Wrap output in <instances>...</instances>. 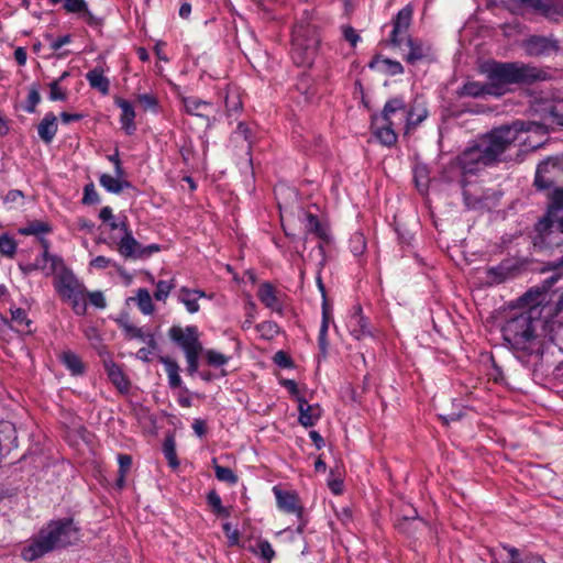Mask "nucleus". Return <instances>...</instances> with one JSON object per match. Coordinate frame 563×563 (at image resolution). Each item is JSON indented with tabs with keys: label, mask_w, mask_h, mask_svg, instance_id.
<instances>
[{
	"label": "nucleus",
	"mask_w": 563,
	"mask_h": 563,
	"mask_svg": "<svg viewBox=\"0 0 563 563\" xmlns=\"http://www.w3.org/2000/svg\"><path fill=\"white\" fill-rule=\"evenodd\" d=\"M501 333L516 357L526 362L543 354L548 341L547 320L536 309L516 310L506 319Z\"/></svg>",
	"instance_id": "f257e3e1"
},
{
	"label": "nucleus",
	"mask_w": 563,
	"mask_h": 563,
	"mask_svg": "<svg viewBox=\"0 0 563 563\" xmlns=\"http://www.w3.org/2000/svg\"><path fill=\"white\" fill-rule=\"evenodd\" d=\"M545 129L542 124L536 122L516 121L510 125H503L492 130L489 133L481 136V143L486 157L493 164L501 159L503 154L512 145L520 144L529 148H537L541 142H532L531 136L545 135Z\"/></svg>",
	"instance_id": "f03ea898"
},
{
	"label": "nucleus",
	"mask_w": 563,
	"mask_h": 563,
	"mask_svg": "<svg viewBox=\"0 0 563 563\" xmlns=\"http://www.w3.org/2000/svg\"><path fill=\"white\" fill-rule=\"evenodd\" d=\"M79 539L73 520L51 521L43 527L21 550L25 561H34L58 549L70 545Z\"/></svg>",
	"instance_id": "7ed1b4c3"
},
{
	"label": "nucleus",
	"mask_w": 563,
	"mask_h": 563,
	"mask_svg": "<svg viewBox=\"0 0 563 563\" xmlns=\"http://www.w3.org/2000/svg\"><path fill=\"white\" fill-rule=\"evenodd\" d=\"M408 109L400 98H393L388 100L380 114H375L372 118V130L378 141L386 145L391 146L397 141L396 129L399 126H407Z\"/></svg>",
	"instance_id": "20e7f679"
},
{
	"label": "nucleus",
	"mask_w": 563,
	"mask_h": 563,
	"mask_svg": "<svg viewBox=\"0 0 563 563\" xmlns=\"http://www.w3.org/2000/svg\"><path fill=\"white\" fill-rule=\"evenodd\" d=\"M536 245L554 247L563 244V190L551 195L548 212L537 227Z\"/></svg>",
	"instance_id": "39448f33"
},
{
	"label": "nucleus",
	"mask_w": 563,
	"mask_h": 563,
	"mask_svg": "<svg viewBox=\"0 0 563 563\" xmlns=\"http://www.w3.org/2000/svg\"><path fill=\"white\" fill-rule=\"evenodd\" d=\"M55 289L63 301L68 302L74 312L84 316L87 311V291L84 284L64 265L55 274Z\"/></svg>",
	"instance_id": "423d86ee"
},
{
	"label": "nucleus",
	"mask_w": 563,
	"mask_h": 563,
	"mask_svg": "<svg viewBox=\"0 0 563 563\" xmlns=\"http://www.w3.org/2000/svg\"><path fill=\"white\" fill-rule=\"evenodd\" d=\"M320 38L316 25L300 22L292 32L294 62L299 66L312 65L319 48Z\"/></svg>",
	"instance_id": "0eeeda50"
},
{
	"label": "nucleus",
	"mask_w": 563,
	"mask_h": 563,
	"mask_svg": "<svg viewBox=\"0 0 563 563\" xmlns=\"http://www.w3.org/2000/svg\"><path fill=\"white\" fill-rule=\"evenodd\" d=\"M490 85L499 90L498 96L506 92L509 84L530 82L538 78L534 68L518 64H495L488 73Z\"/></svg>",
	"instance_id": "6e6552de"
},
{
	"label": "nucleus",
	"mask_w": 563,
	"mask_h": 563,
	"mask_svg": "<svg viewBox=\"0 0 563 563\" xmlns=\"http://www.w3.org/2000/svg\"><path fill=\"white\" fill-rule=\"evenodd\" d=\"M169 338L177 343L185 352L187 360V371L190 375L198 371V358L202 352V345L199 341L198 329L195 325L185 328L174 325L168 331Z\"/></svg>",
	"instance_id": "1a4fd4ad"
},
{
	"label": "nucleus",
	"mask_w": 563,
	"mask_h": 563,
	"mask_svg": "<svg viewBox=\"0 0 563 563\" xmlns=\"http://www.w3.org/2000/svg\"><path fill=\"white\" fill-rule=\"evenodd\" d=\"M534 185L539 189L563 190V156L548 158L538 165Z\"/></svg>",
	"instance_id": "9d476101"
},
{
	"label": "nucleus",
	"mask_w": 563,
	"mask_h": 563,
	"mask_svg": "<svg viewBox=\"0 0 563 563\" xmlns=\"http://www.w3.org/2000/svg\"><path fill=\"white\" fill-rule=\"evenodd\" d=\"M556 282V278L551 277L544 280L542 286H536L530 288L527 292H525L520 298V309L519 310H537L539 316H542V311L547 308L551 311L549 307V302L552 301V296L550 295V288Z\"/></svg>",
	"instance_id": "9b49d317"
},
{
	"label": "nucleus",
	"mask_w": 563,
	"mask_h": 563,
	"mask_svg": "<svg viewBox=\"0 0 563 563\" xmlns=\"http://www.w3.org/2000/svg\"><path fill=\"white\" fill-rule=\"evenodd\" d=\"M459 164L464 174H473L492 163L477 140L459 156Z\"/></svg>",
	"instance_id": "f8f14e48"
},
{
	"label": "nucleus",
	"mask_w": 563,
	"mask_h": 563,
	"mask_svg": "<svg viewBox=\"0 0 563 563\" xmlns=\"http://www.w3.org/2000/svg\"><path fill=\"white\" fill-rule=\"evenodd\" d=\"M346 328L350 334L356 340H363L373 334L372 327L363 314L362 307L358 305L351 309L346 319Z\"/></svg>",
	"instance_id": "ddd939ff"
},
{
	"label": "nucleus",
	"mask_w": 563,
	"mask_h": 563,
	"mask_svg": "<svg viewBox=\"0 0 563 563\" xmlns=\"http://www.w3.org/2000/svg\"><path fill=\"white\" fill-rule=\"evenodd\" d=\"M412 19V9L407 5L402 8L394 20V27L391 31L390 42L395 46H401L406 37H409L407 31L410 26Z\"/></svg>",
	"instance_id": "4468645a"
},
{
	"label": "nucleus",
	"mask_w": 563,
	"mask_h": 563,
	"mask_svg": "<svg viewBox=\"0 0 563 563\" xmlns=\"http://www.w3.org/2000/svg\"><path fill=\"white\" fill-rule=\"evenodd\" d=\"M402 44L408 48L405 59L409 64H416L421 60L432 58V47L428 43L418 38L406 37Z\"/></svg>",
	"instance_id": "2eb2a0df"
},
{
	"label": "nucleus",
	"mask_w": 563,
	"mask_h": 563,
	"mask_svg": "<svg viewBox=\"0 0 563 563\" xmlns=\"http://www.w3.org/2000/svg\"><path fill=\"white\" fill-rule=\"evenodd\" d=\"M522 47L528 55L540 56L555 52L558 44L550 37L533 35L523 42Z\"/></svg>",
	"instance_id": "dca6fc26"
},
{
	"label": "nucleus",
	"mask_w": 563,
	"mask_h": 563,
	"mask_svg": "<svg viewBox=\"0 0 563 563\" xmlns=\"http://www.w3.org/2000/svg\"><path fill=\"white\" fill-rule=\"evenodd\" d=\"M117 251L124 258L137 260L145 255L144 246L133 236L131 229L118 242Z\"/></svg>",
	"instance_id": "f3484780"
},
{
	"label": "nucleus",
	"mask_w": 563,
	"mask_h": 563,
	"mask_svg": "<svg viewBox=\"0 0 563 563\" xmlns=\"http://www.w3.org/2000/svg\"><path fill=\"white\" fill-rule=\"evenodd\" d=\"M276 497L277 506L280 510L287 514H294L298 517L301 516L302 507L299 504L298 496L294 493L282 490L277 486L273 488Z\"/></svg>",
	"instance_id": "a211bd4d"
},
{
	"label": "nucleus",
	"mask_w": 563,
	"mask_h": 563,
	"mask_svg": "<svg viewBox=\"0 0 563 563\" xmlns=\"http://www.w3.org/2000/svg\"><path fill=\"white\" fill-rule=\"evenodd\" d=\"M41 242L43 244L44 252L41 257L35 260L34 268L44 271L46 275L56 274L64 265L63 260L56 255L49 254L47 240L42 239Z\"/></svg>",
	"instance_id": "6ab92c4d"
},
{
	"label": "nucleus",
	"mask_w": 563,
	"mask_h": 563,
	"mask_svg": "<svg viewBox=\"0 0 563 563\" xmlns=\"http://www.w3.org/2000/svg\"><path fill=\"white\" fill-rule=\"evenodd\" d=\"M298 421L305 428L313 427L321 418L322 410L319 405H309L303 398H298Z\"/></svg>",
	"instance_id": "aec40b11"
},
{
	"label": "nucleus",
	"mask_w": 563,
	"mask_h": 563,
	"mask_svg": "<svg viewBox=\"0 0 563 563\" xmlns=\"http://www.w3.org/2000/svg\"><path fill=\"white\" fill-rule=\"evenodd\" d=\"M177 300L183 303L189 313H197L200 309L198 300L206 298L207 294L199 289H190L188 287H180L177 291Z\"/></svg>",
	"instance_id": "412c9836"
},
{
	"label": "nucleus",
	"mask_w": 563,
	"mask_h": 563,
	"mask_svg": "<svg viewBox=\"0 0 563 563\" xmlns=\"http://www.w3.org/2000/svg\"><path fill=\"white\" fill-rule=\"evenodd\" d=\"M103 365L111 383L122 393L128 391L130 383L124 373L111 358L103 357Z\"/></svg>",
	"instance_id": "4be33fe9"
},
{
	"label": "nucleus",
	"mask_w": 563,
	"mask_h": 563,
	"mask_svg": "<svg viewBox=\"0 0 563 563\" xmlns=\"http://www.w3.org/2000/svg\"><path fill=\"white\" fill-rule=\"evenodd\" d=\"M183 104L188 114L201 118H209V114L214 110L211 102L201 100L197 97H184Z\"/></svg>",
	"instance_id": "5701e85b"
},
{
	"label": "nucleus",
	"mask_w": 563,
	"mask_h": 563,
	"mask_svg": "<svg viewBox=\"0 0 563 563\" xmlns=\"http://www.w3.org/2000/svg\"><path fill=\"white\" fill-rule=\"evenodd\" d=\"M499 90L490 85V81L486 85H482L476 81H468L463 85L460 89L459 95L465 97L479 98L485 95L498 96Z\"/></svg>",
	"instance_id": "b1692460"
},
{
	"label": "nucleus",
	"mask_w": 563,
	"mask_h": 563,
	"mask_svg": "<svg viewBox=\"0 0 563 563\" xmlns=\"http://www.w3.org/2000/svg\"><path fill=\"white\" fill-rule=\"evenodd\" d=\"M115 104L121 109L122 113L120 117V122L122 124V129L125 131L126 134L131 135L136 130L134 119H135V111L132 107V104L122 99L118 98L115 100Z\"/></svg>",
	"instance_id": "393cba45"
},
{
	"label": "nucleus",
	"mask_w": 563,
	"mask_h": 563,
	"mask_svg": "<svg viewBox=\"0 0 563 563\" xmlns=\"http://www.w3.org/2000/svg\"><path fill=\"white\" fill-rule=\"evenodd\" d=\"M40 139L46 144L51 143L57 133V118L54 113L48 112L37 126Z\"/></svg>",
	"instance_id": "a878e982"
},
{
	"label": "nucleus",
	"mask_w": 563,
	"mask_h": 563,
	"mask_svg": "<svg viewBox=\"0 0 563 563\" xmlns=\"http://www.w3.org/2000/svg\"><path fill=\"white\" fill-rule=\"evenodd\" d=\"M522 3L541 11L548 19L556 20L563 16V5H558L554 0L545 3L542 0H521Z\"/></svg>",
	"instance_id": "bb28decb"
},
{
	"label": "nucleus",
	"mask_w": 563,
	"mask_h": 563,
	"mask_svg": "<svg viewBox=\"0 0 563 563\" xmlns=\"http://www.w3.org/2000/svg\"><path fill=\"white\" fill-rule=\"evenodd\" d=\"M120 328L123 330L125 336L129 340L139 339L143 342L150 343L152 347H155V341L151 333L146 332L143 328H139L129 320H119Z\"/></svg>",
	"instance_id": "cd10ccee"
},
{
	"label": "nucleus",
	"mask_w": 563,
	"mask_h": 563,
	"mask_svg": "<svg viewBox=\"0 0 563 563\" xmlns=\"http://www.w3.org/2000/svg\"><path fill=\"white\" fill-rule=\"evenodd\" d=\"M258 299L273 311L280 312L282 303L276 290L271 284H262L257 291Z\"/></svg>",
	"instance_id": "c85d7f7f"
},
{
	"label": "nucleus",
	"mask_w": 563,
	"mask_h": 563,
	"mask_svg": "<svg viewBox=\"0 0 563 563\" xmlns=\"http://www.w3.org/2000/svg\"><path fill=\"white\" fill-rule=\"evenodd\" d=\"M303 224L307 233L313 234L314 236L324 241L329 239L327 228L319 221L316 216L311 213H305Z\"/></svg>",
	"instance_id": "c756f323"
},
{
	"label": "nucleus",
	"mask_w": 563,
	"mask_h": 563,
	"mask_svg": "<svg viewBox=\"0 0 563 563\" xmlns=\"http://www.w3.org/2000/svg\"><path fill=\"white\" fill-rule=\"evenodd\" d=\"M86 78L91 88L99 90L101 93L109 92V79L103 75L101 68H93L87 73Z\"/></svg>",
	"instance_id": "7c9ffc66"
},
{
	"label": "nucleus",
	"mask_w": 563,
	"mask_h": 563,
	"mask_svg": "<svg viewBox=\"0 0 563 563\" xmlns=\"http://www.w3.org/2000/svg\"><path fill=\"white\" fill-rule=\"evenodd\" d=\"M59 360L73 375H81L85 371L80 357L69 350L63 351L59 354Z\"/></svg>",
	"instance_id": "2f4dec72"
},
{
	"label": "nucleus",
	"mask_w": 563,
	"mask_h": 563,
	"mask_svg": "<svg viewBox=\"0 0 563 563\" xmlns=\"http://www.w3.org/2000/svg\"><path fill=\"white\" fill-rule=\"evenodd\" d=\"M331 320H332L331 310L328 306L327 300H324L322 302V321H321L319 338H318L319 347L323 353L327 352V347H328L327 334H328L329 323Z\"/></svg>",
	"instance_id": "473e14b6"
},
{
	"label": "nucleus",
	"mask_w": 563,
	"mask_h": 563,
	"mask_svg": "<svg viewBox=\"0 0 563 563\" xmlns=\"http://www.w3.org/2000/svg\"><path fill=\"white\" fill-rule=\"evenodd\" d=\"M100 185L111 194H120L123 188L129 187L130 184L119 177L109 174H102L99 178Z\"/></svg>",
	"instance_id": "72a5a7b5"
},
{
	"label": "nucleus",
	"mask_w": 563,
	"mask_h": 563,
	"mask_svg": "<svg viewBox=\"0 0 563 563\" xmlns=\"http://www.w3.org/2000/svg\"><path fill=\"white\" fill-rule=\"evenodd\" d=\"M161 362L164 364L170 387H179L181 384V378L179 376V366L176 361L169 357H162Z\"/></svg>",
	"instance_id": "f704fd0d"
},
{
	"label": "nucleus",
	"mask_w": 563,
	"mask_h": 563,
	"mask_svg": "<svg viewBox=\"0 0 563 563\" xmlns=\"http://www.w3.org/2000/svg\"><path fill=\"white\" fill-rule=\"evenodd\" d=\"M511 273V269L506 265L490 267L487 269V283L490 285L500 284L508 279Z\"/></svg>",
	"instance_id": "c9c22d12"
},
{
	"label": "nucleus",
	"mask_w": 563,
	"mask_h": 563,
	"mask_svg": "<svg viewBox=\"0 0 563 563\" xmlns=\"http://www.w3.org/2000/svg\"><path fill=\"white\" fill-rule=\"evenodd\" d=\"M249 551L253 554L260 555L262 559L267 561L268 563L274 559L275 551L272 544L267 540L260 539L256 541L255 545H251Z\"/></svg>",
	"instance_id": "e433bc0d"
},
{
	"label": "nucleus",
	"mask_w": 563,
	"mask_h": 563,
	"mask_svg": "<svg viewBox=\"0 0 563 563\" xmlns=\"http://www.w3.org/2000/svg\"><path fill=\"white\" fill-rule=\"evenodd\" d=\"M52 231L51 225L47 222L35 220L29 222L25 227L20 229V233L23 235H42Z\"/></svg>",
	"instance_id": "4c0bfd02"
},
{
	"label": "nucleus",
	"mask_w": 563,
	"mask_h": 563,
	"mask_svg": "<svg viewBox=\"0 0 563 563\" xmlns=\"http://www.w3.org/2000/svg\"><path fill=\"white\" fill-rule=\"evenodd\" d=\"M135 300H136L137 307L142 313L152 314L154 312L153 300H152L151 294L147 289L140 288L136 291Z\"/></svg>",
	"instance_id": "58836bf2"
},
{
	"label": "nucleus",
	"mask_w": 563,
	"mask_h": 563,
	"mask_svg": "<svg viewBox=\"0 0 563 563\" xmlns=\"http://www.w3.org/2000/svg\"><path fill=\"white\" fill-rule=\"evenodd\" d=\"M382 65V67L391 76L399 75L404 73L402 65L397 60H391L388 58H379L377 57L375 60L371 63V67H375L376 65Z\"/></svg>",
	"instance_id": "ea45409f"
},
{
	"label": "nucleus",
	"mask_w": 563,
	"mask_h": 563,
	"mask_svg": "<svg viewBox=\"0 0 563 563\" xmlns=\"http://www.w3.org/2000/svg\"><path fill=\"white\" fill-rule=\"evenodd\" d=\"M224 102L229 115L239 112L242 108V100L236 90H228Z\"/></svg>",
	"instance_id": "a19ab883"
},
{
	"label": "nucleus",
	"mask_w": 563,
	"mask_h": 563,
	"mask_svg": "<svg viewBox=\"0 0 563 563\" xmlns=\"http://www.w3.org/2000/svg\"><path fill=\"white\" fill-rule=\"evenodd\" d=\"M175 286L176 284L174 278L169 280H158L156 283L154 298L158 301H165Z\"/></svg>",
	"instance_id": "79ce46f5"
},
{
	"label": "nucleus",
	"mask_w": 563,
	"mask_h": 563,
	"mask_svg": "<svg viewBox=\"0 0 563 563\" xmlns=\"http://www.w3.org/2000/svg\"><path fill=\"white\" fill-rule=\"evenodd\" d=\"M118 463H119V477L117 479V486L119 488H122L124 485V482H125V475L131 468L132 459L130 455L120 454L118 456Z\"/></svg>",
	"instance_id": "37998d69"
},
{
	"label": "nucleus",
	"mask_w": 563,
	"mask_h": 563,
	"mask_svg": "<svg viewBox=\"0 0 563 563\" xmlns=\"http://www.w3.org/2000/svg\"><path fill=\"white\" fill-rule=\"evenodd\" d=\"M551 123L563 126V99L552 101L547 108Z\"/></svg>",
	"instance_id": "c03bdc74"
},
{
	"label": "nucleus",
	"mask_w": 563,
	"mask_h": 563,
	"mask_svg": "<svg viewBox=\"0 0 563 563\" xmlns=\"http://www.w3.org/2000/svg\"><path fill=\"white\" fill-rule=\"evenodd\" d=\"M213 464L216 477L219 481L228 483L230 485H234L238 483V476L233 473L231 468L218 465L216 463V460H213Z\"/></svg>",
	"instance_id": "a18cd8bd"
},
{
	"label": "nucleus",
	"mask_w": 563,
	"mask_h": 563,
	"mask_svg": "<svg viewBox=\"0 0 563 563\" xmlns=\"http://www.w3.org/2000/svg\"><path fill=\"white\" fill-rule=\"evenodd\" d=\"M508 553L509 563H545L540 556L532 554L521 558L519 551L515 548L508 549Z\"/></svg>",
	"instance_id": "49530a36"
},
{
	"label": "nucleus",
	"mask_w": 563,
	"mask_h": 563,
	"mask_svg": "<svg viewBox=\"0 0 563 563\" xmlns=\"http://www.w3.org/2000/svg\"><path fill=\"white\" fill-rule=\"evenodd\" d=\"M16 252L14 239L8 234L0 235V254L12 257Z\"/></svg>",
	"instance_id": "de8ad7c7"
},
{
	"label": "nucleus",
	"mask_w": 563,
	"mask_h": 563,
	"mask_svg": "<svg viewBox=\"0 0 563 563\" xmlns=\"http://www.w3.org/2000/svg\"><path fill=\"white\" fill-rule=\"evenodd\" d=\"M366 249V241L362 233L356 232L350 239V250L355 255H362Z\"/></svg>",
	"instance_id": "09e8293b"
},
{
	"label": "nucleus",
	"mask_w": 563,
	"mask_h": 563,
	"mask_svg": "<svg viewBox=\"0 0 563 563\" xmlns=\"http://www.w3.org/2000/svg\"><path fill=\"white\" fill-rule=\"evenodd\" d=\"M49 100L52 101H66L68 98L67 90L62 88L59 80H53L49 85Z\"/></svg>",
	"instance_id": "8fccbe9b"
},
{
	"label": "nucleus",
	"mask_w": 563,
	"mask_h": 563,
	"mask_svg": "<svg viewBox=\"0 0 563 563\" xmlns=\"http://www.w3.org/2000/svg\"><path fill=\"white\" fill-rule=\"evenodd\" d=\"M205 355L208 364L216 367L222 366L229 361L228 356L213 350L206 351Z\"/></svg>",
	"instance_id": "3c124183"
},
{
	"label": "nucleus",
	"mask_w": 563,
	"mask_h": 563,
	"mask_svg": "<svg viewBox=\"0 0 563 563\" xmlns=\"http://www.w3.org/2000/svg\"><path fill=\"white\" fill-rule=\"evenodd\" d=\"M10 312H11V321L16 327H25V328L29 327L30 320L26 317L25 310H23L22 308H11Z\"/></svg>",
	"instance_id": "603ef678"
},
{
	"label": "nucleus",
	"mask_w": 563,
	"mask_h": 563,
	"mask_svg": "<svg viewBox=\"0 0 563 563\" xmlns=\"http://www.w3.org/2000/svg\"><path fill=\"white\" fill-rule=\"evenodd\" d=\"M426 117L427 111L422 108L418 109V111H416L415 108L408 110L407 128L418 125L426 119Z\"/></svg>",
	"instance_id": "864d4df0"
},
{
	"label": "nucleus",
	"mask_w": 563,
	"mask_h": 563,
	"mask_svg": "<svg viewBox=\"0 0 563 563\" xmlns=\"http://www.w3.org/2000/svg\"><path fill=\"white\" fill-rule=\"evenodd\" d=\"M99 201V195L95 189L93 184H89L84 189L82 202L85 205H93Z\"/></svg>",
	"instance_id": "5fc2aeb1"
},
{
	"label": "nucleus",
	"mask_w": 563,
	"mask_h": 563,
	"mask_svg": "<svg viewBox=\"0 0 563 563\" xmlns=\"http://www.w3.org/2000/svg\"><path fill=\"white\" fill-rule=\"evenodd\" d=\"M64 8L68 12L80 14L87 8V4L85 0H65Z\"/></svg>",
	"instance_id": "6e6d98bb"
},
{
	"label": "nucleus",
	"mask_w": 563,
	"mask_h": 563,
	"mask_svg": "<svg viewBox=\"0 0 563 563\" xmlns=\"http://www.w3.org/2000/svg\"><path fill=\"white\" fill-rule=\"evenodd\" d=\"M47 38L49 40V47L53 52L59 51L64 45L71 42V36L69 34L63 35L58 38H53L51 35H48Z\"/></svg>",
	"instance_id": "4d7b16f0"
},
{
	"label": "nucleus",
	"mask_w": 563,
	"mask_h": 563,
	"mask_svg": "<svg viewBox=\"0 0 563 563\" xmlns=\"http://www.w3.org/2000/svg\"><path fill=\"white\" fill-rule=\"evenodd\" d=\"M87 297L89 298V301L92 306L99 309L106 308V298L101 291H93L87 294Z\"/></svg>",
	"instance_id": "13d9d810"
},
{
	"label": "nucleus",
	"mask_w": 563,
	"mask_h": 563,
	"mask_svg": "<svg viewBox=\"0 0 563 563\" xmlns=\"http://www.w3.org/2000/svg\"><path fill=\"white\" fill-rule=\"evenodd\" d=\"M24 199L23 192L20 190H10L3 198L8 205H21Z\"/></svg>",
	"instance_id": "bf43d9fd"
},
{
	"label": "nucleus",
	"mask_w": 563,
	"mask_h": 563,
	"mask_svg": "<svg viewBox=\"0 0 563 563\" xmlns=\"http://www.w3.org/2000/svg\"><path fill=\"white\" fill-rule=\"evenodd\" d=\"M90 266L97 268V269H104L109 266H115V263L106 256H97L90 262Z\"/></svg>",
	"instance_id": "052dcab7"
},
{
	"label": "nucleus",
	"mask_w": 563,
	"mask_h": 563,
	"mask_svg": "<svg viewBox=\"0 0 563 563\" xmlns=\"http://www.w3.org/2000/svg\"><path fill=\"white\" fill-rule=\"evenodd\" d=\"M223 530L229 540L230 545H238L240 541V533L236 529H231V525L229 522L223 525Z\"/></svg>",
	"instance_id": "680f3d73"
},
{
	"label": "nucleus",
	"mask_w": 563,
	"mask_h": 563,
	"mask_svg": "<svg viewBox=\"0 0 563 563\" xmlns=\"http://www.w3.org/2000/svg\"><path fill=\"white\" fill-rule=\"evenodd\" d=\"M257 330L265 336H273L278 332V327L274 322H264L257 325Z\"/></svg>",
	"instance_id": "e2e57ef3"
},
{
	"label": "nucleus",
	"mask_w": 563,
	"mask_h": 563,
	"mask_svg": "<svg viewBox=\"0 0 563 563\" xmlns=\"http://www.w3.org/2000/svg\"><path fill=\"white\" fill-rule=\"evenodd\" d=\"M137 101L144 108V110L153 109L156 107V99L147 93L140 95Z\"/></svg>",
	"instance_id": "0e129e2a"
},
{
	"label": "nucleus",
	"mask_w": 563,
	"mask_h": 563,
	"mask_svg": "<svg viewBox=\"0 0 563 563\" xmlns=\"http://www.w3.org/2000/svg\"><path fill=\"white\" fill-rule=\"evenodd\" d=\"M343 35L344 38L351 43L352 46H355L360 40L358 34L352 26H344Z\"/></svg>",
	"instance_id": "69168bd1"
},
{
	"label": "nucleus",
	"mask_w": 563,
	"mask_h": 563,
	"mask_svg": "<svg viewBox=\"0 0 563 563\" xmlns=\"http://www.w3.org/2000/svg\"><path fill=\"white\" fill-rule=\"evenodd\" d=\"M85 336L90 341V343L92 345H97L100 343L101 339H100V335L97 331V329L90 327L88 329L85 330Z\"/></svg>",
	"instance_id": "338daca9"
},
{
	"label": "nucleus",
	"mask_w": 563,
	"mask_h": 563,
	"mask_svg": "<svg viewBox=\"0 0 563 563\" xmlns=\"http://www.w3.org/2000/svg\"><path fill=\"white\" fill-rule=\"evenodd\" d=\"M276 364L282 367H289L291 365L290 358L283 351H278L274 357Z\"/></svg>",
	"instance_id": "774afa93"
}]
</instances>
